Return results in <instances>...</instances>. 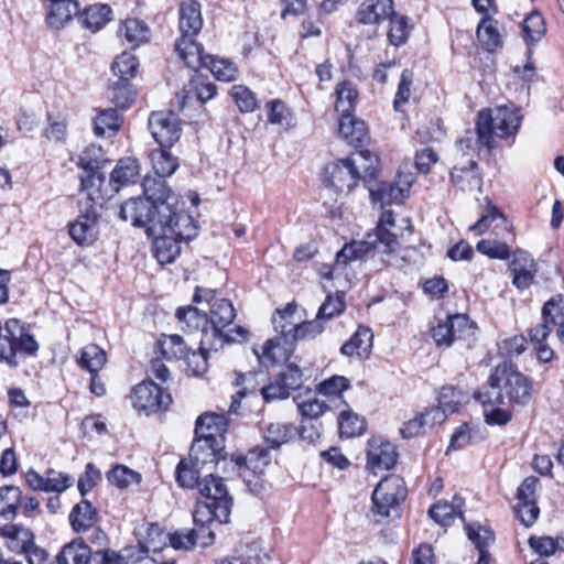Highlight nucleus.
Listing matches in <instances>:
<instances>
[{
    "label": "nucleus",
    "mask_w": 564,
    "mask_h": 564,
    "mask_svg": "<svg viewBox=\"0 0 564 564\" xmlns=\"http://www.w3.org/2000/svg\"><path fill=\"white\" fill-rule=\"evenodd\" d=\"M119 217L134 227L145 228L148 235L167 230L195 237L198 231L196 221L183 209H171L166 203L155 204L143 197L126 200L120 206Z\"/></svg>",
    "instance_id": "1"
},
{
    "label": "nucleus",
    "mask_w": 564,
    "mask_h": 564,
    "mask_svg": "<svg viewBox=\"0 0 564 564\" xmlns=\"http://www.w3.org/2000/svg\"><path fill=\"white\" fill-rule=\"evenodd\" d=\"M520 110L513 106H498L478 112L476 131H467L459 139V148L467 154L478 153L480 145L495 148V138L514 137L521 124Z\"/></svg>",
    "instance_id": "2"
},
{
    "label": "nucleus",
    "mask_w": 564,
    "mask_h": 564,
    "mask_svg": "<svg viewBox=\"0 0 564 564\" xmlns=\"http://www.w3.org/2000/svg\"><path fill=\"white\" fill-rule=\"evenodd\" d=\"M193 301L207 311L209 330L218 349L225 344L236 341L238 337L246 338L247 330L243 327L230 328L236 311L229 300L218 296L215 290L197 286Z\"/></svg>",
    "instance_id": "3"
},
{
    "label": "nucleus",
    "mask_w": 564,
    "mask_h": 564,
    "mask_svg": "<svg viewBox=\"0 0 564 564\" xmlns=\"http://www.w3.org/2000/svg\"><path fill=\"white\" fill-rule=\"evenodd\" d=\"M395 229L397 225L393 213L391 210H384L376 228L373 239H371L372 237L369 235L367 240H354L349 243H345L336 253L335 261L337 267H345L352 261L360 260L376 248H380L381 252L387 254L397 252L400 248V243Z\"/></svg>",
    "instance_id": "4"
},
{
    "label": "nucleus",
    "mask_w": 564,
    "mask_h": 564,
    "mask_svg": "<svg viewBox=\"0 0 564 564\" xmlns=\"http://www.w3.org/2000/svg\"><path fill=\"white\" fill-rule=\"evenodd\" d=\"M378 156L369 151H360L357 159H341L325 166L323 182L336 191L351 189L361 177L373 180L377 177Z\"/></svg>",
    "instance_id": "5"
},
{
    "label": "nucleus",
    "mask_w": 564,
    "mask_h": 564,
    "mask_svg": "<svg viewBox=\"0 0 564 564\" xmlns=\"http://www.w3.org/2000/svg\"><path fill=\"white\" fill-rule=\"evenodd\" d=\"M40 345L29 327L18 318H9L0 336V362L17 369L26 357L36 356Z\"/></svg>",
    "instance_id": "6"
},
{
    "label": "nucleus",
    "mask_w": 564,
    "mask_h": 564,
    "mask_svg": "<svg viewBox=\"0 0 564 564\" xmlns=\"http://www.w3.org/2000/svg\"><path fill=\"white\" fill-rule=\"evenodd\" d=\"M406 494L405 482L401 477L397 475L384 477L371 496L372 512L380 518L377 521L392 514L398 516L399 506L404 501Z\"/></svg>",
    "instance_id": "7"
},
{
    "label": "nucleus",
    "mask_w": 564,
    "mask_h": 564,
    "mask_svg": "<svg viewBox=\"0 0 564 564\" xmlns=\"http://www.w3.org/2000/svg\"><path fill=\"white\" fill-rule=\"evenodd\" d=\"M492 380L500 382L502 392L510 403L525 404L530 399V386L527 377L508 361L499 364L492 371Z\"/></svg>",
    "instance_id": "8"
},
{
    "label": "nucleus",
    "mask_w": 564,
    "mask_h": 564,
    "mask_svg": "<svg viewBox=\"0 0 564 564\" xmlns=\"http://www.w3.org/2000/svg\"><path fill=\"white\" fill-rule=\"evenodd\" d=\"M431 332L438 347H449L455 341H463L469 345L475 335V326L467 315L456 314L440 321Z\"/></svg>",
    "instance_id": "9"
},
{
    "label": "nucleus",
    "mask_w": 564,
    "mask_h": 564,
    "mask_svg": "<svg viewBox=\"0 0 564 564\" xmlns=\"http://www.w3.org/2000/svg\"><path fill=\"white\" fill-rule=\"evenodd\" d=\"M131 404L138 412H144L147 415L160 410H167L172 403L170 393L152 380H144L133 388L130 395Z\"/></svg>",
    "instance_id": "10"
},
{
    "label": "nucleus",
    "mask_w": 564,
    "mask_h": 564,
    "mask_svg": "<svg viewBox=\"0 0 564 564\" xmlns=\"http://www.w3.org/2000/svg\"><path fill=\"white\" fill-rule=\"evenodd\" d=\"M214 500L209 502H197L193 512L194 523L200 527L217 521L228 523L232 499L226 496L225 489L218 482L215 485Z\"/></svg>",
    "instance_id": "11"
},
{
    "label": "nucleus",
    "mask_w": 564,
    "mask_h": 564,
    "mask_svg": "<svg viewBox=\"0 0 564 564\" xmlns=\"http://www.w3.org/2000/svg\"><path fill=\"white\" fill-rule=\"evenodd\" d=\"M457 151L460 161L453 166L451 172L452 184L459 191L465 193L480 192L482 187V177L475 161L477 153L467 154L459 148L457 142Z\"/></svg>",
    "instance_id": "12"
},
{
    "label": "nucleus",
    "mask_w": 564,
    "mask_h": 564,
    "mask_svg": "<svg viewBox=\"0 0 564 564\" xmlns=\"http://www.w3.org/2000/svg\"><path fill=\"white\" fill-rule=\"evenodd\" d=\"M159 349L167 360L187 359L188 366L195 365L193 370L196 375L206 370L207 351L199 350L198 354L192 351L180 335H163L159 341Z\"/></svg>",
    "instance_id": "13"
},
{
    "label": "nucleus",
    "mask_w": 564,
    "mask_h": 564,
    "mask_svg": "<svg viewBox=\"0 0 564 564\" xmlns=\"http://www.w3.org/2000/svg\"><path fill=\"white\" fill-rule=\"evenodd\" d=\"M176 317L180 323L183 324L182 329L188 332L199 330L202 333V339L198 350H218L217 343L213 341L212 334L208 326L207 311L204 306H187L180 307L176 312Z\"/></svg>",
    "instance_id": "14"
},
{
    "label": "nucleus",
    "mask_w": 564,
    "mask_h": 564,
    "mask_svg": "<svg viewBox=\"0 0 564 564\" xmlns=\"http://www.w3.org/2000/svg\"><path fill=\"white\" fill-rule=\"evenodd\" d=\"M148 126L153 139L162 148H171L181 137L178 117L172 111L152 112Z\"/></svg>",
    "instance_id": "15"
},
{
    "label": "nucleus",
    "mask_w": 564,
    "mask_h": 564,
    "mask_svg": "<svg viewBox=\"0 0 564 564\" xmlns=\"http://www.w3.org/2000/svg\"><path fill=\"white\" fill-rule=\"evenodd\" d=\"M208 436L207 438L196 436L189 449L192 465L200 468L205 474L213 471V466L224 449L223 440L210 434Z\"/></svg>",
    "instance_id": "16"
},
{
    "label": "nucleus",
    "mask_w": 564,
    "mask_h": 564,
    "mask_svg": "<svg viewBox=\"0 0 564 564\" xmlns=\"http://www.w3.org/2000/svg\"><path fill=\"white\" fill-rule=\"evenodd\" d=\"M68 232L70 238L79 246L91 245L98 236V214L93 206L82 212L78 217L69 224Z\"/></svg>",
    "instance_id": "17"
},
{
    "label": "nucleus",
    "mask_w": 564,
    "mask_h": 564,
    "mask_svg": "<svg viewBox=\"0 0 564 564\" xmlns=\"http://www.w3.org/2000/svg\"><path fill=\"white\" fill-rule=\"evenodd\" d=\"M154 238L153 251L156 260L161 264L172 263L181 253V241H187L194 237H183L177 232L162 231L156 234H149Z\"/></svg>",
    "instance_id": "18"
},
{
    "label": "nucleus",
    "mask_w": 564,
    "mask_h": 564,
    "mask_svg": "<svg viewBox=\"0 0 564 564\" xmlns=\"http://www.w3.org/2000/svg\"><path fill=\"white\" fill-rule=\"evenodd\" d=\"M398 458L395 446L381 437L368 442L367 462L372 469H391Z\"/></svg>",
    "instance_id": "19"
},
{
    "label": "nucleus",
    "mask_w": 564,
    "mask_h": 564,
    "mask_svg": "<svg viewBox=\"0 0 564 564\" xmlns=\"http://www.w3.org/2000/svg\"><path fill=\"white\" fill-rule=\"evenodd\" d=\"M512 284L519 290L529 289L536 273L534 259L523 250H517L510 262Z\"/></svg>",
    "instance_id": "20"
},
{
    "label": "nucleus",
    "mask_w": 564,
    "mask_h": 564,
    "mask_svg": "<svg viewBox=\"0 0 564 564\" xmlns=\"http://www.w3.org/2000/svg\"><path fill=\"white\" fill-rule=\"evenodd\" d=\"M294 345V339L276 335L263 345L261 355L257 349L253 351L261 362L275 365L290 359Z\"/></svg>",
    "instance_id": "21"
},
{
    "label": "nucleus",
    "mask_w": 564,
    "mask_h": 564,
    "mask_svg": "<svg viewBox=\"0 0 564 564\" xmlns=\"http://www.w3.org/2000/svg\"><path fill=\"white\" fill-rule=\"evenodd\" d=\"M239 476L248 484L251 476H260L271 462L268 449L257 446L250 449L245 456H238Z\"/></svg>",
    "instance_id": "22"
},
{
    "label": "nucleus",
    "mask_w": 564,
    "mask_h": 564,
    "mask_svg": "<svg viewBox=\"0 0 564 564\" xmlns=\"http://www.w3.org/2000/svg\"><path fill=\"white\" fill-rule=\"evenodd\" d=\"M148 536L149 540L145 545L147 552L150 550L158 551L160 549V546L154 543L153 536L169 539L170 544L176 550H188L196 544L197 532L195 530H187L165 534L159 525L151 524Z\"/></svg>",
    "instance_id": "23"
},
{
    "label": "nucleus",
    "mask_w": 564,
    "mask_h": 564,
    "mask_svg": "<svg viewBox=\"0 0 564 564\" xmlns=\"http://www.w3.org/2000/svg\"><path fill=\"white\" fill-rule=\"evenodd\" d=\"M0 536L4 541L6 547L15 554H22L35 539L32 530L17 523H0Z\"/></svg>",
    "instance_id": "24"
},
{
    "label": "nucleus",
    "mask_w": 564,
    "mask_h": 564,
    "mask_svg": "<svg viewBox=\"0 0 564 564\" xmlns=\"http://www.w3.org/2000/svg\"><path fill=\"white\" fill-rule=\"evenodd\" d=\"M104 162V151L100 145L89 144L79 155L78 166L87 172V176L80 177L82 189L94 186L97 171Z\"/></svg>",
    "instance_id": "25"
},
{
    "label": "nucleus",
    "mask_w": 564,
    "mask_h": 564,
    "mask_svg": "<svg viewBox=\"0 0 564 564\" xmlns=\"http://www.w3.org/2000/svg\"><path fill=\"white\" fill-rule=\"evenodd\" d=\"M203 28L200 3L183 0L178 6V30L181 34H198Z\"/></svg>",
    "instance_id": "26"
},
{
    "label": "nucleus",
    "mask_w": 564,
    "mask_h": 564,
    "mask_svg": "<svg viewBox=\"0 0 564 564\" xmlns=\"http://www.w3.org/2000/svg\"><path fill=\"white\" fill-rule=\"evenodd\" d=\"M338 132L347 143L354 147H362L369 140L366 123L352 113H346L340 117Z\"/></svg>",
    "instance_id": "27"
},
{
    "label": "nucleus",
    "mask_w": 564,
    "mask_h": 564,
    "mask_svg": "<svg viewBox=\"0 0 564 564\" xmlns=\"http://www.w3.org/2000/svg\"><path fill=\"white\" fill-rule=\"evenodd\" d=\"M144 198L161 204L166 203L171 206V209H180L178 200L171 194L170 188L166 185L165 177L145 176L142 183Z\"/></svg>",
    "instance_id": "28"
},
{
    "label": "nucleus",
    "mask_w": 564,
    "mask_h": 564,
    "mask_svg": "<svg viewBox=\"0 0 564 564\" xmlns=\"http://www.w3.org/2000/svg\"><path fill=\"white\" fill-rule=\"evenodd\" d=\"M197 34H181L175 43V52L177 56L185 63L188 68L197 69L202 67L205 57L202 54V46L196 41Z\"/></svg>",
    "instance_id": "29"
},
{
    "label": "nucleus",
    "mask_w": 564,
    "mask_h": 564,
    "mask_svg": "<svg viewBox=\"0 0 564 564\" xmlns=\"http://www.w3.org/2000/svg\"><path fill=\"white\" fill-rule=\"evenodd\" d=\"M558 304L554 299L546 301L542 307L543 322L530 328L529 337L533 348L545 344L551 330L549 324L556 325L558 323Z\"/></svg>",
    "instance_id": "30"
},
{
    "label": "nucleus",
    "mask_w": 564,
    "mask_h": 564,
    "mask_svg": "<svg viewBox=\"0 0 564 564\" xmlns=\"http://www.w3.org/2000/svg\"><path fill=\"white\" fill-rule=\"evenodd\" d=\"M393 0H369L360 4L357 20L362 24H378L393 13Z\"/></svg>",
    "instance_id": "31"
},
{
    "label": "nucleus",
    "mask_w": 564,
    "mask_h": 564,
    "mask_svg": "<svg viewBox=\"0 0 564 564\" xmlns=\"http://www.w3.org/2000/svg\"><path fill=\"white\" fill-rule=\"evenodd\" d=\"M444 421V412L426 409L425 412L405 422L400 432L404 438H411L423 433L426 427H433Z\"/></svg>",
    "instance_id": "32"
},
{
    "label": "nucleus",
    "mask_w": 564,
    "mask_h": 564,
    "mask_svg": "<svg viewBox=\"0 0 564 564\" xmlns=\"http://www.w3.org/2000/svg\"><path fill=\"white\" fill-rule=\"evenodd\" d=\"M217 94V87L214 83L208 80L206 77L197 75L194 76L188 85H186L183 89V96L181 101V108L184 107L186 101H191L193 99L204 104Z\"/></svg>",
    "instance_id": "33"
},
{
    "label": "nucleus",
    "mask_w": 564,
    "mask_h": 564,
    "mask_svg": "<svg viewBox=\"0 0 564 564\" xmlns=\"http://www.w3.org/2000/svg\"><path fill=\"white\" fill-rule=\"evenodd\" d=\"M229 420L224 413H204L196 420L195 434L197 437L212 436L223 440L224 433L227 431Z\"/></svg>",
    "instance_id": "34"
},
{
    "label": "nucleus",
    "mask_w": 564,
    "mask_h": 564,
    "mask_svg": "<svg viewBox=\"0 0 564 564\" xmlns=\"http://www.w3.org/2000/svg\"><path fill=\"white\" fill-rule=\"evenodd\" d=\"M46 23L48 28L59 30L69 22L73 17L78 14L79 7L76 0H64L54 4H48Z\"/></svg>",
    "instance_id": "35"
},
{
    "label": "nucleus",
    "mask_w": 564,
    "mask_h": 564,
    "mask_svg": "<svg viewBox=\"0 0 564 564\" xmlns=\"http://www.w3.org/2000/svg\"><path fill=\"white\" fill-rule=\"evenodd\" d=\"M297 434V427L289 422H271L263 432L264 441L270 448L276 449L288 444Z\"/></svg>",
    "instance_id": "36"
},
{
    "label": "nucleus",
    "mask_w": 564,
    "mask_h": 564,
    "mask_svg": "<svg viewBox=\"0 0 564 564\" xmlns=\"http://www.w3.org/2000/svg\"><path fill=\"white\" fill-rule=\"evenodd\" d=\"M97 520V510L88 500L78 502L69 513V522L76 532L88 531Z\"/></svg>",
    "instance_id": "37"
},
{
    "label": "nucleus",
    "mask_w": 564,
    "mask_h": 564,
    "mask_svg": "<svg viewBox=\"0 0 564 564\" xmlns=\"http://www.w3.org/2000/svg\"><path fill=\"white\" fill-rule=\"evenodd\" d=\"M467 400V394L462 390L454 386H444L437 397L438 405L430 409L444 412L446 419L448 414L456 412Z\"/></svg>",
    "instance_id": "38"
},
{
    "label": "nucleus",
    "mask_w": 564,
    "mask_h": 564,
    "mask_svg": "<svg viewBox=\"0 0 564 564\" xmlns=\"http://www.w3.org/2000/svg\"><path fill=\"white\" fill-rule=\"evenodd\" d=\"M373 334L369 328H358L356 333L346 341L341 348V354L346 356L365 357L372 347Z\"/></svg>",
    "instance_id": "39"
},
{
    "label": "nucleus",
    "mask_w": 564,
    "mask_h": 564,
    "mask_svg": "<svg viewBox=\"0 0 564 564\" xmlns=\"http://www.w3.org/2000/svg\"><path fill=\"white\" fill-rule=\"evenodd\" d=\"M462 505L463 499L455 496L453 499V503H448L446 501L434 503L429 510V516L437 524L442 527H447L454 521V519L457 516L462 517Z\"/></svg>",
    "instance_id": "40"
},
{
    "label": "nucleus",
    "mask_w": 564,
    "mask_h": 564,
    "mask_svg": "<svg viewBox=\"0 0 564 564\" xmlns=\"http://www.w3.org/2000/svg\"><path fill=\"white\" fill-rule=\"evenodd\" d=\"M474 398L484 409L506 403V395L502 392L501 384L492 380V373L489 376L487 384L475 391Z\"/></svg>",
    "instance_id": "41"
},
{
    "label": "nucleus",
    "mask_w": 564,
    "mask_h": 564,
    "mask_svg": "<svg viewBox=\"0 0 564 564\" xmlns=\"http://www.w3.org/2000/svg\"><path fill=\"white\" fill-rule=\"evenodd\" d=\"M110 14L111 8L109 6L94 4L85 9L79 17V21L84 28L97 32L110 20Z\"/></svg>",
    "instance_id": "42"
},
{
    "label": "nucleus",
    "mask_w": 564,
    "mask_h": 564,
    "mask_svg": "<svg viewBox=\"0 0 564 564\" xmlns=\"http://www.w3.org/2000/svg\"><path fill=\"white\" fill-rule=\"evenodd\" d=\"M546 33L544 18L539 12L530 13L522 23L523 39L528 45L529 53L531 47L539 42Z\"/></svg>",
    "instance_id": "43"
},
{
    "label": "nucleus",
    "mask_w": 564,
    "mask_h": 564,
    "mask_svg": "<svg viewBox=\"0 0 564 564\" xmlns=\"http://www.w3.org/2000/svg\"><path fill=\"white\" fill-rule=\"evenodd\" d=\"M21 503L22 491L19 487L3 486L0 488V517L7 520L14 519Z\"/></svg>",
    "instance_id": "44"
},
{
    "label": "nucleus",
    "mask_w": 564,
    "mask_h": 564,
    "mask_svg": "<svg viewBox=\"0 0 564 564\" xmlns=\"http://www.w3.org/2000/svg\"><path fill=\"white\" fill-rule=\"evenodd\" d=\"M107 361V356L104 349L95 344L86 345L80 350V356L77 359L78 366L90 373L101 370Z\"/></svg>",
    "instance_id": "45"
},
{
    "label": "nucleus",
    "mask_w": 564,
    "mask_h": 564,
    "mask_svg": "<svg viewBox=\"0 0 564 564\" xmlns=\"http://www.w3.org/2000/svg\"><path fill=\"white\" fill-rule=\"evenodd\" d=\"M107 96L117 108L126 109L134 100V90L130 80L117 79L109 85Z\"/></svg>",
    "instance_id": "46"
},
{
    "label": "nucleus",
    "mask_w": 564,
    "mask_h": 564,
    "mask_svg": "<svg viewBox=\"0 0 564 564\" xmlns=\"http://www.w3.org/2000/svg\"><path fill=\"white\" fill-rule=\"evenodd\" d=\"M166 149L167 148L160 147V149L152 150L150 153L152 167L155 174L161 177L171 176L178 167L177 159L166 151Z\"/></svg>",
    "instance_id": "47"
},
{
    "label": "nucleus",
    "mask_w": 564,
    "mask_h": 564,
    "mask_svg": "<svg viewBox=\"0 0 564 564\" xmlns=\"http://www.w3.org/2000/svg\"><path fill=\"white\" fill-rule=\"evenodd\" d=\"M202 66L208 68L216 79L223 82H232L238 74V69L231 61L212 55L205 57Z\"/></svg>",
    "instance_id": "48"
},
{
    "label": "nucleus",
    "mask_w": 564,
    "mask_h": 564,
    "mask_svg": "<svg viewBox=\"0 0 564 564\" xmlns=\"http://www.w3.org/2000/svg\"><path fill=\"white\" fill-rule=\"evenodd\" d=\"M120 129V116L116 109L101 110L94 121V130L98 137H112Z\"/></svg>",
    "instance_id": "49"
},
{
    "label": "nucleus",
    "mask_w": 564,
    "mask_h": 564,
    "mask_svg": "<svg viewBox=\"0 0 564 564\" xmlns=\"http://www.w3.org/2000/svg\"><path fill=\"white\" fill-rule=\"evenodd\" d=\"M358 100V90L350 82L339 83L336 87L335 109L341 116L351 113Z\"/></svg>",
    "instance_id": "50"
},
{
    "label": "nucleus",
    "mask_w": 564,
    "mask_h": 564,
    "mask_svg": "<svg viewBox=\"0 0 564 564\" xmlns=\"http://www.w3.org/2000/svg\"><path fill=\"white\" fill-rule=\"evenodd\" d=\"M295 312L296 306L292 304H288L284 310L276 311V314L273 316V325L276 335L291 339L295 338L294 334L297 326V322L294 321Z\"/></svg>",
    "instance_id": "51"
},
{
    "label": "nucleus",
    "mask_w": 564,
    "mask_h": 564,
    "mask_svg": "<svg viewBox=\"0 0 564 564\" xmlns=\"http://www.w3.org/2000/svg\"><path fill=\"white\" fill-rule=\"evenodd\" d=\"M411 26L406 17L393 13L389 17L388 39L393 46L405 44L409 39Z\"/></svg>",
    "instance_id": "52"
},
{
    "label": "nucleus",
    "mask_w": 564,
    "mask_h": 564,
    "mask_svg": "<svg viewBox=\"0 0 564 564\" xmlns=\"http://www.w3.org/2000/svg\"><path fill=\"white\" fill-rule=\"evenodd\" d=\"M139 174V164L135 159L126 158L121 159L115 166L111 173V182L117 184L116 189L120 186L127 185L133 182Z\"/></svg>",
    "instance_id": "53"
},
{
    "label": "nucleus",
    "mask_w": 564,
    "mask_h": 564,
    "mask_svg": "<svg viewBox=\"0 0 564 564\" xmlns=\"http://www.w3.org/2000/svg\"><path fill=\"white\" fill-rule=\"evenodd\" d=\"M120 32L123 33L127 42L133 46H139L142 43H147L151 35L149 26L143 21L138 19L126 20Z\"/></svg>",
    "instance_id": "54"
},
{
    "label": "nucleus",
    "mask_w": 564,
    "mask_h": 564,
    "mask_svg": "<svg viewBox=\"0 0 564 564\" xmlns=\"http://www.w3.org/2000/svg\"><path fill=\"white\" fill-rule=\"evenodd\" d=\"M477 37L487 51L502 45V39L492 19H482L477 28Z\"/></svg>",
    "instance_id": "55"
},
{
    "label": "nucleus",
    "mask_w": 564,
    "mask_h": 564,
    "mask_svg": "<svg viewBox=\"0 0 564 564\" xmlns=\"http://www.w3.org/2000/svg\"><path fill=\"white\" fill-rule=\"evenodd\" d=\"M133 553V547H126L122 552L111 549L98 550L95 552V564H129L142 558V555L134 557Z\"/></svg>",
    "instance_id": "56"
},
{
    "label": "nucleus",
    "mask_w": 564,
    "mask_h": 564,
    "mask_svg": "<svg viewBox=\"0 0 564 564\" xmlns=\"http://www.w3.org/2000/svg\"><path fill=\"white\" fill-rule=\"evenodd\" d=\"M341 437H354L362 434L366 429L365 420L351 411H341L338 417Z\"/></svg>",
    "instance_id": "57"
},
{
    "label": "nucleus",
    "mask_w": 564,
    "mask_h": 564,
    "mask_svg": "<svg viewBox=\"0 0 564 564\" xmlns=\"http://www.w3.org/2000/svg\"><path fill=\"white\" fill-rule=\"evenodd\" d=\"M138 67V58L131 52H123L115 58L111 69L118 79L130 80L135 75Z\"/></svg>",
    "instance_id": "58"
},
{
    "label": "nucleus",
    "mask_w": 564,
    "mask_h": 564,
    "mask_svg": "<svg viewBox=\"0 0 564 564\" xmlns=\"http://www.w3.org/2000/svg\"><path fill=\"white\" fill-rule=\"evenodd\" d=\"M205 471L200 468L193 466L191 460H181L176 468V480L181 487L184 488H198L200 477H204Z\"/></svg>",
    "instance_id": "59"
},
{
    "label": "nucleus",
    "mask_w": 564,
    "mask_h": 564,
    "mask_svg": "<svg viewBox=\"0 0 564 564\" xmlns=\"http://www.w3.org/2000/svg\"><path fill=\"white\" fill-rule=\"evenodd\" d=\"M529 545L540 556H551L557 551H564V538L532 535L529 539Z\"/></svg>",
    "instance_id": "60"
},
{
    "label": "nucleus",
    "mask_w": 564,
    "mask_h": 564,
    "mask_svg": "<svg viewBox=\"0 0 564 564\" xmlns=\"http://www.w3.org/2000/svg\"><path fill=\"white\" fill-rule=\"evenodd\" d=\"M107 478L110 484L117 486L118 488H128L131 485H137L141 480V476L139 473L123 466L117 465L115 466L108 474Z\"/></svg>",
    "instance_id": "61"
},
{
    "label": "nucleus",
    "mask_w": 564,
    "mask_h": 564,
    "mask_svg": "<svg viewBox=\"0 0 564 564\" xmlns=\"http://www.w3.org/2000/svg\"><path fill=\"white\" fill-rule=\"evenodd\" d=\"M345 310L344 294L336 293V295H327L325 301L318 308L317 318L323 321H329L335 316L340 315Z\"/></svg>",
    "instance_id": "62"
},
{
    "label": "nucleus",
    "mask_w": 564,
    "mask_h": 564,
    "mask_svg": "<svg viewBox=\"0 0 564 564\" xmlns=\"http://www.w3.org/2000/svg\"><path fill=\"white\" fill-rule=\"evenodd\" d=\"M466 532L468 539L474 543L477 550H488V547L495 542L494 532L479 523L467 524Z\"/></svg>",
    "instance_id": "63"
},
{
    "label": "nucleus",
    "mask_w": 564,
    "mask_h": 564,
    "mask_svg": "<svg viewBox=\"0 0 564 564\" xmlns=\"http://www.w3.org/2000/svg\"><path fill=\"white\" fill-rule=\"evenodd\" d=\"M231 96L241 112H252L258 107L256 95L243 85H235Z\"/></svg>",
    "instance_id": "64"
}]
</instances>
